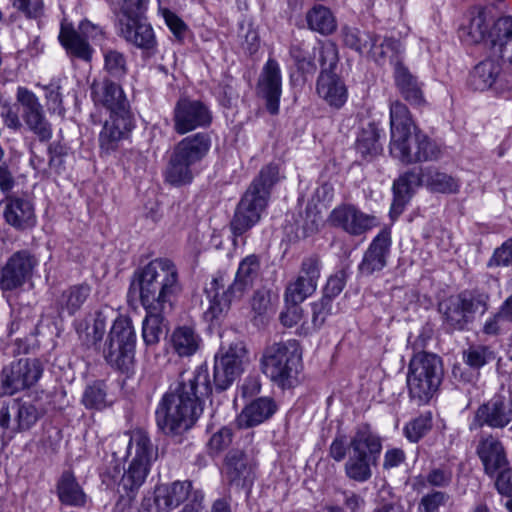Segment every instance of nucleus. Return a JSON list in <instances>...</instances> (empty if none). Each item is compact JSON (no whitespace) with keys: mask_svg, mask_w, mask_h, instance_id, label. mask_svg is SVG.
<instances>
[{"mask_svg":"<svg viewBox=\"0 0 512 512\" xmlns=\"http://www.w3.org/2000/svg\"><path fill=\"white\" fill-rule=\"evenodd\" d=\"M476 454L483 465L485 474L490 477H494L498 471L509 464L503 443L491 433L480 435Z\"/></svg>","mask_w":512,"mask_h":512,"instance_id":"nucleus-26","label":"nucleus"},{"mask_svg":"<svg viewBox=\"0 0 512 512\" xmlns=\"http://www.w3.org/2000/svg\"><path fill=\"white\" fill-rule=\"evenodd\" d=\"M301 360L302 350L297 340L273 343L264 350L262 372L279 387L290 388L297 377Z\"/></svg>","mask_w":512,"mask_h":512,"instance_id":"nucleus-7","label":"nucleus"},{"mask_svg":"<svg viewBox=\"0 0 512 512\" xmlns=\"http://www.w3.org/2000/svg\"><path fill=\"white\" fill-rule=\"evenodd\" d=\"M136 333L131 319L117 317L103 348L106 362L121 373L130 374L135 366Z\"/></svg>","mask_w":512,"mask_h":512,"instance_id":"nucleus-9","label":"nucleus"},{"mask_svg":"<svg viewBox=\"0 0 512 512\" xmlns=\"http://www.w3.org/2000/svg\"><path fill=\"white\" fill-rule=\"evenodd\" d=\"M211 148L209 134L198 132L184 137L171 151L164 178L172 186L180 187L193 180V167L200 163Z\"/></svg>","mask_w":512,"mask_h":512,"instance_id":"nucleus-6","label":"nucleus"},{"mask_svg":"<svg viewBox=\"0 0 512 512\" xmlns=\"http://www.w3.org/2000/svg\"><path fill=\"white\" fill-rule=\"evenodd\" d=\"M128 443L126 448L127 469L115 465L103 474V482L107 486L117 485V491L124 493L129 499L144 484L152 462L157 458V450L151 442L149 434L143 429H134L126 433Z\"/></svg>","mask_w":512,"mask_h":512,"instance_id":"nucleus-3","label":"nucleus"},{"mask_svg":"<svg viewBox=\"0 0 512 512\" xmlns=\"http://www.w3.org/2000/svg\"><path fill=\"white\" fill-rule=\"evenodd\" d=\"M256 462L244 451L232 449L224 461V472L231 484L244 487L250 485L254 479Z\"/></svg>","mask_w":512,"mask_h":512,"instance_id":"nucleus-28","label":"nucleus"},{"mask_svg":"<svg viewBox=\"0 0 512 512\" xmlns=\"http://www.w3.org/2000/svg\"><path fill=\"white\" fill-rule=\"evenodd\" d=\"M512 38V17H501L493 23L490 32V46H495Z\"/></svg>","mask_w":512,"mask_h":512,"instance_id":"nucleus-56","label":"nucleus"},{"mask_svg":"<svg viewBox=\"0 0 512 512\" xmlns=\"http://www.w3.org/2000/svg\"><path fill=\"white\" fill-rule=\"evenodd\" d=\"M192 492L190 481H174L157 485L141 501L139 512H170L184 503Z\"/></svg>","mask_w":512,"mask_h":512,"instance_id":"nucleus-16","label":"nucleus"},{"mask_svg":"<svg viewBox=\"0 0 512 512\" xmlns=\"http://www.w3.org/2000/svg\"><path fill=\"white\" fill-rule=\"evenodd\" d=\"M16 101L22 107V118L28 129L40 141H49L52 138V126L36 94L26 87L19 86L16 91Z\"/></svg>","mask_w":512,"mask_h":512,"instance_id":"nucleus-19","label":"nucleus"},{"mask_svg":"<svg viewBox=\"0 0 512 512\" xmlns=\"http://www.w3.org/2000/svg\"><path fill=\"white\" fill-rule=\"evenodd\" d=\"M256 93L265 100L266 108L272 115L279 112L280 97L282 94V76L279 63L269 58L260 72Z\"/></svg>","mask_w":512,"mask_h":512,"instance_id":"nucleus-21","label":"nucleus"},{"mask_svg":"<svg viewBox=\"0 0 512 512\" xmlns=\"http://www.w3.org/2000/svg\"><path fill=\"white\" fill-rule=\"evenodd\" d=\"M260 272V257L250 254L243 258L238 266L233 281L228 273L218 271L206 289L209 307L205 319L211 323L223 319L233 302L239 301L254 284Z\"/></svg>","mask_w":512,"mask_h":512,"instance_id":"nucleus-4","label":"nucleus"},{"mask_svg":"<svg viewBox=\"0 0 512 512\" xmlns=\"http://www.w3.org/2000/svg\"><path fill=\"white\" fill-rule=\"evenodd\" d=\"M146 11L115 14L116 29L120 37L137 48L153 54L156 37L152 26L146 21Z\"/></svg>","mask_w":512,"mask_h":512,"instance_id":"nucleus-14","label":"nucleus"},{"mask_svg":"<svg viewBox=\"0 0 512 512\" xmlns=\"http://www.w3.org/2000/svg\"><path fill=\"white\" fill-rule=\"evenodd\" d=\"M5 221L17 230L32 228L36 223L32 203L22 197H8L3 211Z\"/></svg>","mask_w":512,"mask_h":512,"instance_id":"nucleus-30","label":"nucleus"},{"mask_svg":"<svg viewBox=\"0 0 512 512\" xmlns=\"http://www.w3.org/2000/svg\"><path fill=\"white\" fill-rule=\"evenodd\" d=\"M418 142V131H415L414 135L409 134L395 139H390V153L391 155L400 160L404 164H413L417 161H409L406 158V153L415 152V146Z\"/></svg>","mask_w":512,"mask_h":512,"instance_id":"nucleus-49","label":"nucleus"},{"mask_svg":"<svg viewBox=\"0 0 512 512\" xmlns=\"http://www.w3.org/2000/svg\"><path fill=\"white\" fill-rule=\"evenodd\" d=\"M91 295V286L87 283L75 284L62 293L56 300V308L59 315L67 313L73 316L78 312Z\"/></svg>","mask_w":512,"mask_h":512,"instance_id":"nucleus-37","label":"nucleus"},{"mask_svg":"<svg viewBox=\"0 0 512 512\" xmlns=\"http://www.w3.org/2000/svg\"><path fill=\"white\" fill-rule=\"evenodd\" d=\"M373 40H376V35L367 31L349 30L344 36L346 45L361 54L369 53L373 46Z\"/></svg>","mask_w":512,"mask_h":512,"instance_id":"nucleus-51","label":"nucleus"},{"mask_svg":"<svg viewBox=\"0 0 512 512\" xmlns=\"http://www.w3.org/2000/svg\"><path fill=\"white\" fill-rule=\"evenodd\" d=\"M414 126L410 112L405 104L396 100L390 104L391 139L400 138L411 132Z\"/></svg>","mask_w":512,"mask_h":512,"instance_id":"nucleus-42","label":"nucleus"},{"mask_svg":"<svg viewBox=\"0 0 512 512\" xmlns=\"http://www.w3.org/2000/svg\"><path fill=\"white\" fill-rule=\"evenodd\" d=\"M163 18L166 25L179 42H183L188 33V26L186 23L173 11L164 9L162 11Z\"/></svg>","mask_w":512,"mask_h":512,"instance_id":"nucleus-58","label":"nucleus"},{"mask_svg":"<svg viewBox=\"0 0 512 512\" xmlns=\"http://www.w3.org/2000/svg\"><path fill=\"white\" fill-rule=\"evenodd\" d=\"M43 373L37 359H19L3 367L0 373V395H13L36 384Z\"/></svg>","mask_w":512,"mask_h":512,"instance_id":"nucleus-15","label":"nucleus"},{"mask_svg":"<svg viewBox=\"0 0 512 512\" xmlns=\"http://www.w3.org/2000/svg\"><path fill=\"white\" fill-rule=\"evenodd\" d=\"M33 259L27 251L15 252L0 270V288L13 290L21 286L33 269Z\"/></svg>","mask_w":512,"mask_h":512,"instance_id":"nucleus-27","label":"nucleus"},{"mask_svg":"<svg viewBox=\"0 0 512 512\" xmlns=\"http://www.w3.org/2000/svg\"><path fill=\"white\" fill-rule=\"evenodd\" d=\"M89 317L92 319V324H90L88 317H86L75 322V330L84 344L95 346L103 339L108 316L106 310L100 309L95 312L94 316L90 315Z\"/></svg>","mask_w":512,"mask_h":512,"instance_id":"nucleus-34","label":"nucleus"},{"mask_svg":"<svg viewBox=\"0 0 512 512\" xmlns=\"http://www.w3.org/2000/svg\"><path fill=\"white\" fill-rule=\"evenodd\" d=\"M170 343L179 357H190L199 350L202 339L193 326L181 325L173 330Z\"/></svg>","mask_w":512,"mask_h":512,"instance_id":"nucleus-36","label":"nucleus"},{"mask_svg":"<svg viewBox=\"0 0 512 512\" xmlns=\"http://www.w3.org/2000/svg\"><path fill=\"white\" fill-rule=\"evenodd\" d=\"M495 359V353L489 346L474 345L463 352V360L472 369H479Z\"/></svg>","mask_w":512,"mask_h":512,"instance_id":"nucleus-50","label":"nucleus"},{"mask_svg":"<svg viewBox=\"0 0 512 512\" xmlns=\"http://www.w3.org/2000/svg\"><path fill=\"white\" fill-rule=\"evenodd\" d=\"M332 300L328 297H322L320 300L312 303V324L315 328H320L331 314Z\"/></svg>","mask_w":512,"mask_h":512,"instance_id":"nucleus-62","label":"nucleus"},{"mask_svg":"<svg viewBox=\"0 0 512 512\" xmlns=\"http://www.w3.org/2000/svg\"><path fill=\"white\" fill-rule=\"evenodd\" d=\"M48 154L50 169L56 174H61L65 169L64 158L67 154L64 146L59 143H52L48 147Z\"/></svg>","mask_w":512,"mask_h":512,"instance_id":"nucleus-64","label":"nucleus"},{"mask_svg":"<svg viewBox=\"0 0 512 512\" xmlns=\"http://www.w3.org/2000/svg\"><path fill=\"white\" fill-rule=\"evenodd\" d=\"M131 288L139 291L143 307L173 309L182 290L179 273L168 258H156L133 274Z\"/></svg>","mask_w":512,"mask_h":512,"instance_id":"nucleus-2","label":"nucleus"},{"mask_svg":"<svg viewBox=\"0 0 512 512\" xmlns=\"http://www.w3.org/2000/svg\"><path fill=\"white\" fill-rule=\"evenodd\" d=\"M512 422V399L504 395H494L475 410L469 423L470 431L488 427L502 430Z\"/></svg>","mask_w":512,"mask_h":512,"instance_id":"nucleus-17","label":"nucleus"},{"mask_svg":"<svg viewBox=\"0 0 512 512\" xmlns=\"http://www.w3.org/2000/svg\"><path fill=\"white\" fill-rule=\"evenodd\" d=\"M352 452L372 458L375 463L382 450L380 438L367 425L360 426L350 442Z\"/></svg>","mask_w":512,"mask_h":512,"instance_id":"nucleus-38","label":"nucleus"},{"mask_svg":"<svg viewBox=\"0 0 512 512\" xmlns=\"http://www.w3.org/2000/svg\"><path fill=\"white\" fill-rule=\"evenodd\" d=\"M491 18L484 8H475L469 14L467 24L459 29L461 40L467 44L490 43Z\"/></svg>","mask_w":512,"mask_h":512,"instance_id":"nucleus-31","label":"nucleus"},{"mask_svg":"<svg viewBox=\"0 0 512 512\" xmlns=\"http://www.w3.org/2000/svg\"><path fill=\"white\" fill-rule=\"evenodd\" d=\"M279 169L276 164L264 166L253 179L237 204L229 228L235 238L252 229L265 212L271 189L278 181Z\"/></svg>","mask_w":512,"mask_h":512,"instance_id":"nucleus-5","label":"nucleus"},{"mask_svg":"<svg viewBox=\"0 0 512 512\" xmlns=\"http://www.w3.org/2000/svg\"><path fill=\"white\" fill-rule=\"evenodd\" d=\"M212 391L206 364L183 372L175 388L161 398L156 411L158 428L167 435H180L189 430L201 415L202 398Z\"/></svg>","mask_w":512,"mask_h":512,"instance_id":"nucleus-1","label":"nucleus"},{"mask_svg":"<svg viewBox=\"0 0 512 512\" xmlns=\"http://www.w3.org/2000/svg\"><path fill=\"white\" fill-rule=\"evenodd\" d=\"M56 492L59 501L67 506H84L87 496L78 483L74 473L70 470L64 471L56 484Z\"/></svg>","mask_w":512,"mask_h":512,"instance_id":"nucleus-35","label":"nucleus"},{"mask_svg":"<svg viewBox=\"0 0 512 512\" xmlns=\"http://www.w3.org/2000/svg\"><path fill=\"white\" fill-rule=\"evenodd\" d=\"M500 73V63L494 59L487 58L473 68L469 76V85L474 90H487L496 82Z\"/></svg>","mask_w":512,"mask_h":512,"instance_id":"nucleus-39","label":"nucleus"},{"mask_svg":"<svg viewBox=\"0 0 512 512\" xmlns=\"http://www.w3.org/2000/svg\"><path fill=\"white\" fill-rule=\"evenodd\" d=\"M277 406L273 399L260 397L246 405L236 418L239 428H251L257 426L273 416Z\"/></svg>","mask_w":512,"mask_h":512,"instance_id":"nucleus-33","label":"nucleus"},{"mask_svg":"<svg viewBox=\"0 0 512 512\" xmlns=\"http://www.w3.org/2000/svg\"><path fill=\"white\" fill-rule=\"evenodd\" d=\"M395 83L406 101L411 105L419 106L424 103L421 85L417 79L401 64H397L394 72Z\"/></svg>","mask_w":512,"mask_h":512,"instance_id":"nucleus-40","label":"nucleus"},{"mask_svg":"<svg viewBox=\"0 0 512 512\" xmlns=\"http://www.w3.org/2000/svg\"><path fill=\"white\" fill-rule=\"evenodd\" d=\"M308 26L311 30L327 35L336 28V22L331 11L322 5H315L306 15Z\"/></svg>","mask_w":512,"mask_h":512,"instance_id":"nucleus-43","label":"nucleus"},{"mask_svg":"<svg viewBox=\"0 0 512 512\" xmlns=\"http://www.w3.org/2000/svg\"><path fill=\"white\" fill-rule=\"evenodd\" d=\"M43 412L30 402H16L11 408H0V427L11 434L30 430L42 417Z\"/></svg>","mask_w":512,"mask_h":512,"instance_id":"nucleus-22","label":"nucleus"},{"mask_svg":"<svg viewBox=\"0 0 512 512\" xmlns=\"http://www.w3.org/2000/svg\"><path fill=\"white\" fill-rule=\"evenodd\" d=\"M399 42L392 38H384L380 40L379 37L376 36V40H373L372 49L369 50L368 55H370L375 62L381 64L384 59L390 54L392 55L398 48Z\"/></svg>","mask_w":512,"mask_h":512,"instance_id":"nucleus-54","label":"nucleus"},{"mask_svg":"<svg viewBox=\"0 0 512 512\" xmlns=\"http://www.w3.org/2000/svg\"><path fill=\"white\" fill-rule=\"evenodd\" d=\"M449 495L442 491H432L422 496L418 504V512H439L449 501Z\"/></svg>","mask_w":512,"mask_h":512,"instance_id":"nucleus-55","label":"nucleus"},{"mask_svg":"<svg viewBox=\"0 0 512 512\" xmlns=\"http://www.w3.org/2000/svg\"><path fill=\"white\" fill-rule=\"evenodd\" d=\"M133 128L134 120L131 112L110 114L98 137L101 154L110 155L116 152L121 143L128 139Z\"/></svg>","mask_w":512,"mask_h":512,"instance_id":"nucleus-20","label":"nucleus"},{"mask_svg":"<svg viewBox=\"0 0 512 512\" xmlns=\"http://www.w3.org/2000/svg\"><path fill=\"white\" fill-rule=\"evenodd\" d=\"M146 315L142 322V338L147 347L146 357L158 345L160 338L167 329V316L173 309L143 307Z\"/></svg>","mask_w":512,"mask_h":512,"instance_id":"nucleus-29","label":"nucleus"},{"mask_svg":"<svg viewBox=\"0 0 512 512\" xmlns=\"http://www.w3.org/2000/svg\"><path fill=\"white\" fill-rule=\"evenodd\" d=\"M443 377L442 360L436 354L419 352L408 366L407 387L411 399L418 405L428 403L437 392Z\"/></svg>","mask_w":512,"mask_h":512,"instance_id":"nucleus-8","label":"nucleus"},{"mask_svg":"<svg viewBox=\"0 0 512 512\" xmlns=\"http://www.w3.org/2000/svg\"><path fill=\"white\" fill-rule=\"evenodd\" d=\"M104 69L116 79L124 77L127 73L126 59L123 53L108 50L104 54Z\"/></svg>","mask_w":512,"mask_h":512,"instance_id":"nucleus-52","label":"nucleus"},{"mask_svg":"<svg viewBox=\"0 0 512 512\" xmlns=\"http://www.w3.org/2000/svg\"><path fill=\"white\" fill-rule=\"evenodd\" d=\"M488 267L512 266V238L507 239L496 248L488 260Z\"/></svg>","mask_w":512,"mask_h":512,"instance_id":"nucleus-57","label":"nucleus"},{"mask_svg":"<svg viewBox=\"0 0 512 512\" xmlns=\"http://www.w3.org/2000/svg\"><path fill=\"white\" fill-rule=\"evenodd\" d=\"M232 442V431L230 428L222 427L215 432L208 441L210 454H218L226 449Z\"/></svg>","mask_w":512,"mask_h":512,"instance_id":"nucleus-61","label":"nucleus"},{"mask_svg":"<svg viewBox=\"0 0 512 512\" xmlns=\"http://www.w3.org/2000/svg\"><path fill=\"white\" fill-rule=\"evenodd\" d=\"M422 185H424V169L408 171L395 180L393 184L394 200L391 205V213L401 214L415 189Z\"/></svg>","mask_w":512,"mask_h":512,"instance_id":"nucleus-32","label":"nucleus"},{"mask_svg":"<svg viewBox=\"0 0 512 512\" xmlns=\"http://www.w3.org/2000/svg\"><path fill=\"white\" fill-rule=\"evenodd\" d=\"M102 35L103 31L100 26L83 20L77 28L62 23L58 39L70 58L90 62L94 52L90 42L101 38Z\"/></svg>","mask_w":512,"mask_h":512,"instance_id":"nucleus-12","label":"nucleus"},{"mask_svg":"<svg viewBox=\"0 0 512 512\" xmlns=\"http://www.w3.org/2000/svg\"><path fill=\"white\" fill-rule=\"evenodd\" d=\"M90 89L95 106L105 108L110 114L131 112L122 87L111 79L94 80Z\"/></svg>","mask_w":512,"mask_h":512,"instance_id":"nucleus-24","label":"nucleus"},{"mask_svg":"<svg viewBox=\"0 0 512 512\" xmlns=\"http://www.w3.org/2000/svg\"><path fill=\"white\" fill-rule=\"evenodd\" d=\"M371 463L372 458L353 453L345 463L346 476L360 483L368 481L372 476Z\"/></svg>","mask_w":512,"mask_h":512,"instance_id":"nucleus-45","label":"nucleus"},{"mask_svg":"<svg viewBox=\"0 0 512 512\" xmlns=\"http://www.w3.org/2000/svg\"><path fill=\"white\" fill-rule=\"evenodd\" d=\"M329 219L333 226L343 229L352 236H360L378 225L374 215L366 214L350 204L334 208Z\"/></svg>","mask_w":512,"mask_h":512,"instance_id":"nucleus-23","label":"nucleus"},{"mask_svg":"<svg viewBox=\"0 0 512 512\" xmlns=\"http://www.w3.org/2000/svg\"><path fill=\"white\" fill-rule=\"evenodd\" d=\"M424 185L430 191L442 194H455L460 189V182L457 178L434 167L424 169Z\"/></svg>","mask_w":512,"mask_h":512,"instance_id":"nucleus-41","label":"nucleus"},{"mask_svg":"<svg viewBox=\"0 0 512 512\" xmlns=\"http://www.w3.org/2000/svg\"><path fill=\"white\" fill-rule=\"evenodd\" d=\"M432 426L431 414L420 415L419 417L410 421L404 427V433L407 439L411 442H417L422 438Z\"/></svg>","mask_w":512,"mask_h":512,"instance_id":"nucleus-53","label":"nucleus"},{"mask_svg":"<svg viewBox=\"0 0 512 512\" xmlns=\"http://www.w3.org/2000/svg\"><path fill=\"white\" fill-rule=\"evenodd\" d=\"M82 403L87 409L103 410L111 405L107 399V387L103 381L88 385L82 395Z\"/></svg>","mask_w":512,"mask_h":512,"instance_id":"nucleus-46","label":"nucleus"},{"mask_svg":"<svg viewBox=\"0 0 512 512\" xmlns=\"http://www.w3.org/2000/svg\"><path fill=\"white\" fill-rule=\"evenodd\" d=\"M415 147V152L405 154L407 160L417 161V163L436 161L441 156V149L438 144L420 130H418V142Z\"/></svg>","mask_w":512,"mask_h":512,"instance_id":"nucleus-44","label":"nucleus"},{"mask_svg":"<svg viewBox=\"0 0 512 512\" xmlns=\"http://www.w3.org/2000/svg\"><path fill=\"white\" fill-rule=\"evenodd\" d=\"M321 261L318 256L311 255L303 259L299 270V277H303L313 284H317L320 278Z\"/></svg>","mask_w":512,"mask_h":512,"instance_id":"nucleus-59","label":"nucleus"},{"mask_svg":"<svg viewBox=\"0 0 512 512\" xmlns=\"http://www.w3.org/2000/svg\"><path fill=\"white\" fill-rule=\"evenodd\" d=\"M317 288V284H313L297 276V278L289 283L285 290L286 303H302L305 299L311 296Z\"/></svg>","mask_w":512,"mask_h":512,"instance_id":"nucleus-48","label":"nucleus"},{"mask_svg":"<svg viewBox=\"0 0 512 512\" xmlns=\"http://www.w3.org/2000/svg\"><path fill=\"white\" fill-rule=\"evenodd\" d=\"M246 353L241 341L231 343L228 348L221 347L214 359L213 383L217 391L227 390L240 376Z\"/></svg>","mask_w":512,"mask_h":512,"instance_id":"nucleus-13","label":"nucleus"},{"mask_svg":"<svg viewBox=\"0 0 512 512\" xmlns=\"http://www.w3.org/2000/svg\"><path fill=\"white\" fill-rule=\"evenodd\" d=\"M338 60V50L334 43H323L318 48L321 72L316 82V92L327 105L335 109L343 107L348 98L344 81L334 72Z\"/></svg>","mask_w":512,"mask_h":512,"instance_id":"nucleus-10","label":"nucleus"},{"mask_svg":"<svg viewBox=\"0 0 512 512\" xmlns=\"http://www.w3.org/2000/svg\"><path fill=\"white\" fill-rule=\"evenodd\" d=\"M486 294L462 292L451 296L439 305L444 323L452 330H463L471 323L477 312L484 314L488 309Z\"/></svg>","mask_w":512,"mask_h":512,"instance_id":"nucleus-11","label":"nucleus"},{"mask_svg":"<svg viewBox=\"0 0 512 512\" xmlns=\"http://www.w3.org/2000/svg\"><path fill=\"white\" fill-rule=\"evenodd\" d=\"M321 261L318 256L311 255L303 259L299 270V277H303L313 284H317L320 278Z\"/></svg>","mask_w":512,"mask_h":512,"instance_id":"nucleus-60","label":"nucleus"},{"mask_svg":"<svg viewBox=\"0 0 512 512\" xmlns=\"http://www.w3.org/2000/svg\"><path fill=\"white\" fill-rule=\"evenodd\" d=\"M173 130L179 135L198 128H206L212 122L209 107L199 100L180 98L173 109Z\"/></svg>","mask_w":512,"mask_h":512,"instance_id":"nucleus-18","label":"nucleus"},{"mask_svg":"<svg viewBox=\"0 0 512 512\" xmlns=\"http://www.w3.org/2000/svg\"><path fill=\"white\" fill-rule=\"evenodd\" d=\"M347 274L344 270H340L336 272L334 275L330 276L326 286L324 288V297H328L330 300H333L337 297L343 290L346 285Z\"/></svg>","mask_w":512,"mask_h":512,"instance_id":"nucleus-63","label":"nucleus"},{"mask_svg":"<svg viewBox=\"0 0 512 512\" xmlns=\"http://www.w3.org/2000/svg\"><path fill=\"white\" fill-rule=\"evenodd\" d=\"M391 232L388 229H382L371 241L363 254L362 260L358 265V272L362 276H370L382 271L388 264L391 253Z\"/></svg>","mask_w":512,"mask_h":512,"instance_id":"nucleus-25","label":"nucleus"},{"mask_svg":"<svg viewBox=\"0 0 512 512\" xmlns=\"http://www.w3.org/2000/svg\"><path fill=\"white\" fill-rule=\"evenodd\" d=\"M380 133L374 124H369L359 134L356 142V149L362 156H374L382 151L379 142Z\"/></svg>","mask_w":512,"mask_h":512,"instance_id":"nucleus-47","label":"nucleus"}]
</instances>
